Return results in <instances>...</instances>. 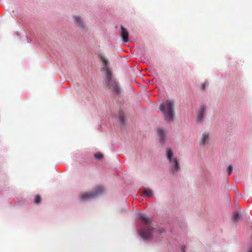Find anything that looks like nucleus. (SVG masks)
I'll use <instances>...</instances> for the list:
<instances>
[{"mask_svg": "<svg viewBox=\"0 0 252 252\" xmlns=\"http://www.w3.org/2000/svg\"><path fill=\"white\" fill-rule=\"evenodd\" d=\"M182 251H183V252H185V248H184V247L182 248Z\"/></svg>", "mask_w": 252, "mask_h": 252, "instance_id": "obj_19", "label": "nucleus"}, {"mask_svg": "<svg viewBox=\"0 0 252 252\" xmlns=\"http://www.w3.org/2000/svg\"><path fill=\"white\" fill-rule=\"evenodd\" d=\"M94 157L96 159H101L103 158V155L100 153H97L94 155Z\"/></svg>", "mask_w": 252, "mask_h": 252, "instance_id": "obj_14", "label": "nucleus"}, {"mask_svg": "<svg viewBox=\"0 0 252 252\" xmlns=\"http://www.w3.org/2000/svg\"><path fill=\"white\" fill-rule=\"evenodd\" d=\"M249 252H252V248H251Z\"/></svg>", "mask_w": 252, "mask_h": 252, "instance_id": "obj_18", "label": "nucleus"}, {"mask_svg": "<svg viewBox=\"0 0 252 252\" xmlns=\"http://www.w3.org/2000/svg\"><path fill=\"white\" fill-rule=\"evenodd\" d=\"M119 120L121 124H123L125 122V118L123 114L121 112L120 113L119 115Z\"/></svg>", "mask_w": 252, "mask_h": 252, "instance_id": "obj_11", "label": "nucleus"}, {"mask_svg": "<svg viewBox=\"0 0 252 252\" xmlns=\"http://www.w3.org/2000/svg\"><path fill=\"white\" fill-rule=\"evenodd\" d=\"M41 198L40 196L38 195H36L34 199V203L36 204H39L40 202Z\"/></svg>", "mask_w": 252, "mask_h": 252, "instance_id": "obj_15", "label": "nucleus"}, {"mask_svg": "<svg viewBox=\"0 0 252 252\" xmlns=\"http://www.w3.org/2000/svg\"><path fill=\"white\" fill-rule=\"evenodd\" d=\"M74 19L75 21V23L77 25L83 29L85 27L84 22H83L82 19L79 16H74Z\"/></svg>", "mask_w": 252, "mask_h": 252, "instance_id": "obj_8", "label": "nucleus"}, {"mask_svg": "<svg viewBox=\"0 0 252 252\" xmlns=\"http://www.w3.org/2000/svg\"><path fill=\"white\" fill-rule=\"evenodd\" d=\"M139 219L144 225V226L139 230L140 236L145 239H148L157 234H160L162 230L157 229L153 227L151 220L143 213L138 214Z\"/></svg>", "mask_w": 252, "mask_h": 252, "instance_id": "obj_1", "label": "nucleus"}, {"mask_svg": "<svg viewBox=\"0 0 252 252\" xmlns=\"http://www.w3.org/2000/svg\"><path fill=\"white\" fill-rule=\"evenodd\" d=\"M206 108L204 105H201L197 114V121L198 122L202 121L205 112Z\"/></svg>", "mask_w": 252, "mask_h": 252, "instance_id": "obj_7", "label": "nucleus"}, {"mask_svg": "<svg viewBox=\"0 0 252 252\" xmlns=\"http://www.w3.org/2000/svg\"><path fill=\"white\" fill-rule=\"evenodd\" d=\"M206 87V84L205 83H203L202 85V86H201V89L202 90H204L205 88Z\"/></svg>", "mask_w": 252, "mask_h": 252, "instance_id": "obj_17", "label": "nucleus"}, {"mask_svg": "<svg viewBox=\"0 0 252 252\" xmlns=\"http://www.w3.org/2000/svg\"><path fill=\"white\" fill-rule=\"evenodd\" d=\"M240 215L238 213H235L233 216V220L234 222H236L239 219Z\"/></svg>", "mask_w": 252, "mask_h": 252, "instance_id": "obj_12", "label": "nucleus"}, {"mask_svg": "<svg viewBox=\"0 0 252 252\" xmlns=\"http://www.w3.org/2000/svg\"><path fill=\"white\" fill-rule=\"evenodd\" d=\"M174 101L172 100H167L160 104L159 110L164 115L166 121L171 122L173 120L174 115Z\"/></svg>", "mask_w": 252, "mask_h": 252, "instance_id": "obj_3", "label": "nucleus"}, {"mask_svg": "<svg viewBox=\"0 0 252 252\" xmlns=\"http://www.w3.org/2000/svg\"><path fill=\"white\" fill-rule=\"evenodd\" d=\"M121 35L124 42L128 41V32L127 30L123 26H121Z\"/></svg>", "mask_w": 252, "mask_h": 252, "instance_id": "obj_6", "label": "nucleus"}, {"mask_svg": "<svg viewBox=\"0 0 252 252\" xmlns=\"http://www.w3.org/2000/svg\"><path fill=\"white\" fill-rule=\"evenodd\" d=\"M100 59L105 65L104 69L106 74L105 83L107 87L114 94H119L120 89L116 81L112 79L111 71L108 68V61L102 56L100 57Z\"/></svg>", "mask_w": 252, "mask_h": 252, "instance_id": "obj_2", "label": "nucleus"}, {"mask_svg": "<svg viewBox=\"0 0 252 252\" xmlns=\"http://www.w3.org/2000/svg\"><path fill=\"white\" fill-rule=\"evenodd\" d=\"M144 194L145 196H150L152 195V191L150 189H146L144 191Z\"/></svg>", "mask_w": 252, "mask_h": 252, "instance_id": "obj_13", "label": "nucleus"}, {"mask_svg": "<svg viewBox=\"0 0 252 252\" xmlns=\"http://www.w3.org/2000/svg\"><path fill=\"white\" fill-rule=\"evenodd\" d=\"M209 140V134L204 133L201 137L200 144V145H205L207 143Z\"/></svg>", "mask_w": 252, "mask_h": 252, "instance_id": "obj_9", "label": "nucleus"}, {"mask_svg": "<svg viewBox=\"0 0 252 252\" xmlns=\"http://www.w3.org/2000/svg\"><path fill=\"white\" fill-rule=\"evenodd\" d=\"M104 190V188L102 186L96 187L94 191L90 192H84L80 195V199L82 200H87L93 199L98 195L101 194Z\"/></svg>", "mask_w": 252, "mask_h": 252, "instance_id": "obj_5", "label": "nucleus"}, {"mask_svg": "<svg viewBox=\"0 0 252 252\" xmlns=\"http://www.w3.org/2000/svg\"><path fill=\"white\" fill-rule=\"evenodd\" d=\"M166 155L171 172L173 173L177 172L179 169V162L177 158L173 156V152L171 149H167Z\"/></svg>", "mask_w": 252, "mask_h": 252, "instance_id": "obj_4", "label": "nucleus"}, {"mask_svg": "<svg viewBox=\"0 0 252 252\" xmlns=\"http://www.w3.org/2000/svg\"><path fill=\"white\" fill-rule=\"evenodd\" d=\"M232 166L231 165H229L228 166V170H227V172H228V175H230L232 172Z\"/></svg>", "mask_w": 252, "mask_h": 252, "instance_id": "obj_16", "label": "nucleus"}, {"mask_svg": "<svg viewBox=\"0 0 252 252\" xmlns=\"http://www.w3.org/2000/svg\"><path fill=\"white\" fill-rule=\"evenodd\" d=\"M158 136L159 137L160 141L161 143L162 144V143L164 142V137L165 136V132L163 129H159L158 130Z\"/></svg>", "mask_w": 252, "mask_h": 252, "instance_id": "obj_10", "label": "nucleus"}]
</instances>
